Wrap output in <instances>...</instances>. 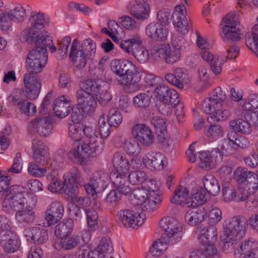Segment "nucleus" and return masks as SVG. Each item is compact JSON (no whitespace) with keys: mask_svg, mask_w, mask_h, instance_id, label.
<instances>
[{"mask_svg":"<svg viewBox=\"0 0 258 258\" xmlns=\"http://www.w3.org/2000/svg\"><path fill=\"white\" fill-rule=\"evenodd\" d=\"M82 131L85 136V142L80 143L77 149L71 151L69 154L72 160L74 156V162H78L81 164L86 158L99 155L104 148L101 138L98 137L97 132L90 126L74 123L70 125L69 135L74 141H78L81 138Z\"/></svg>","mask_w":258,"mask_h":258,"instance_id":"nucleus-1","label":"nucleus"},{"mask_svg":"<svg viewBox=\"0 0 258 258\" xmlns=\"http://www.w3.org/2000/svg\"><path fill=\"white\" fill-rule=\"evenodd\" d=\"M248 221L252 229L258 230V214L252 215L248 220L243 216H236L224 221L223 234L220 236L224 250L229 252L234 248L238 241L244 235Z\"/></svg>","mask_w":258,"mask_h":258,"instance_id":"nucleus-2","label":"nucleus"},{"mask_svg":"<svg viewBox=\"0 0 258 258\" xmlns=\"http://www.w3.org/2000/svg\"><path fill=\"white\" fill-rule=\"evenodd\" d=\"M112 71L117 76L123 77L122 84L128 86L131 91H136L140 89L138 83L141 80V75L136 67L128 60L115 59L111 63Z\"/></svg>","mask_w":258,"mask_h":258,"instance_id":"nucleus-3","label":"nucleus"},{"mask_svg":"<svg viewBox=\"0 0 258 258\" xmlns=\"http://www.w3.org/2000/svg\"><path fill=\"white\" fill-rule=\"evenodd\" d=\"M131 204L134 206L140 205L144 211L150 212L156 210L161 204L159 195H151L148 196L146 189L143 188L135 189L130 196Z\"/></svg>","mask_w":258,"mask_h":258,"instance_id":"nucleus-4","label":"nucleus"},{"mask_svg":"<svg viewBox=\"0 0 258 258\" xmlns=\"http://www.w3.org/2000/svg\"><path fill=\"white\" fill-rule=\"evenodd\" d=\"M159 226L166 236L165 245H173L181 240L183 227L176 219L172 217L163 218L159 222Z\"/></svg>","mask_w":258,"mask_h":258,"instance_id":"nucleus-5","label":"nucleus"},{"mask_svg":"<svg viewBox=\"0 0 258 258\" xmlns=\"http://www.w3.org/2000/svg\"><path fill=\"white\" fill-rule=\"evenodd\" d=\"M20 186H15L10 189L9 193L12 196L5 199L3 202V207L6 210L11 208L18 211L27 207L29 203H31L32 198L34 197H30L25 192L20 191Z\"/></svg>","mask_w":258,"mask_h":258,"instance_id":"nucleus-6","label":"nucleus"},{"mask_svg":"<svg viewBox=\"0 0 258 258\" xmlns=\"http://www.w3.org/2000/svg\"><path fill=\"white\" fill-rule=\"evenodd\" d=\"M48 60L47 54L41 53L37 50H32L26 59V68L30 75H34L40 73Z\"/></svg>","mask_w":258,"mask_h":258,"instance_id":"nucleus-7","label":"nucleus"},{"mask_svg":"<svg viewBox=\"0 0 258 258\" xmlns=\"http://www.w3.org/2000/svg\"><path fill=\"white\" fill-rule=\"evenodd\" d=\"M27 41L31 44H35L36 48L33 50H37L41 53L47 54V47L52 44V39L44 30L37 32L29 31Z\"/></svg>","mask_w":258,"mask_h":258,"instance_id":"nucleus-8","label":"nucleus"},{"mask_svg":"<svg viewBox=\"0 0 258 258\" xmlns=\"http://www.w3.org/2000/svg\"><path fill=\"white\" fill-rule=\"evenodd\" d=\"M109 176L102 172L96 173L88 183L84 185V188L88 195L93 196L97 192H101L107 186Z\"/></svg>","mask_w":258,"mask_h":258,"instance_id":"nucleus-9","label":"nucleus"},{"mask_svg":"<svg viewBox=\"0 0 258 258\" xmlns=\"http://www.w3.org/2000/svg\"><path fill=\"white\" fill-rule=\"evenodd\" d=\"M83 179L78 169L73 167L69 174L64 178L61 191L68 196H74L78 192L77 183L81 184Z\"/></svg>","mask_w":258,"mask_h":258,"instance_id":"nucleus-10","label":"nucleus"},{"mask_svg":"<svg viewBox=\"0 0 258 258\" xmlns=\"http://www.w3.org/2000/svg\"><path fill=\"white\" fill-rule=\"evenodd\" d=\"M225 98V93L220 88H218L214 90L212 95L202 102V108L208 114L215 111L216 108H221L222 103Z\"/></svg>","mask_w":258,"mask_h":258,"instance_id":"nucleus-11","label":"nucleus"},{"mask_svg":"<svg viewBox=\"0 0 258 258\" xmlns=\"http://www.w3.org/2000/svg\"><path fill=\"white\" fill-rule=\"evenodd\" d=\"M28 130L32 134L37 133L42 137H46L50 134L52 124L48 117H38L31 120L28 125Z\"/></svg>","mask_w":258,"mask_h":258,"instance_id":"nucleus-12","label":"nucleus"},{"mask_svg":"<svg viewBox=\"0 0 258 258\" xmlns=\"http://www.w3.org/2000/svg\"><path fill=\"white\" fill-rule=\"evenodd\" d=\"M185 6L182 5L176 6L171 18L173 25L182 34H186L189 30V26L186 18Z\"/></svg>","mask_w":258,"mask_h":258,"instance_id":"nucleus-13","label":"nucleus"},{"mask_svg":"<svg viewBox=\"0 0 258 258\" xmlns=\"http://www.w3.org/2000/svg\"><path fill=\"white\" fill-rule=\"evenodd\" d=\"M26 96L30 100L36 99L39 94L41 83L39 78L35 75L26 74L23 78Z\"/></svg>","mask_w":258,"mask_h":258,"instance_id":"nucleus-14","label":"nucleus"},{"mask_svg":"<svg viewBox=\"0 0 258 258\" xmlns=\"http://www.w3.org/2000/svg\"><path fill=\"white\" fill-rule=\"evenodd\" d=\"M132 133L134 137L145 146H150L154 143V135L151 128L146 124H136L133 127Z\"/></svg>","mask_w":258,"mask_h":258,"instance_id":"nucleus-15","label":"nucleus"},{"mask_svg":"<svg viewBox=\"0 0 258 258\" xmlns=\"http://www.w3.org/2000/svg\"><path fill=\"white\" fill-rule=\"evenodd\" d=\"M144 165L151 170H160L166 166V157L160 152H148L143 158Z\"/></svg>","mask_w":258,"mask_h":258,"instance_id":"nucleus-16","label":"nucleus"},{"mask_svg":"<svg viewBox=\"0 0 258 258\" xmlns=\"http://www.w3.org/2000/svg\"><path fill=\"white\" fill-rule=\"evenodd\" d=\"M154 95L159 101H171L177 105L180 101L177 92L165 84L158 85L154 89Z\"/></svg>","mask_w":258,"mask_h":258,"instance_id":"nucleus-17","label":"nucleus"},{"mask_svg":"<svg viewBox=\"0 0 258 258\" xmlns=\"http://www.w3.org/2000/svg\"><path fill=\"white\" fill-rule=\"evenodd\" d=\"M36 198H32L31 203L27 207L17 211L15 217L17 221L23 226H27L33 223L35 218L34 208L36 204Z\"/></svg>","mask_w":258,"mask_h":258,"instance_id":"nucleus-18","label":"nucleus"},{"mask_svg":"<svg viewBox=\"0 0 258 258\" xmlns=\"http://www.w3.org/2000/svg\"><path fill=\"white\" fill-rule=\"evenodd\" d=\"M76 96L78 104L84 110V113L89 114L94 111L97 106V102L92 94L79 90Z\"/></svg>","mask_w":258,"mask_h":258,"instance_id":"nucleus-19","label":"nucleus"},{"mask_svg":"<svg viewBox=\"0 0 258 258\" xmlns=\"http://www.w3.org/2000/svg\"><path fill=\"white\" fill-rule=\"evenodd\" d=\"M64 208L59 202L54 201L50 204L45 212V219L47 225L51 226L56 223L62 217Z\"/></svg>","mask_w":258,"mask_h":258,"instance_id":"nucleus-20","label":"nucleus"},{"mask_svg":"<svg viewBox=\"0 0 258 258\" xmlns=\"http://www.w3.org/2000/svg\"><path fill=\"white\" fill-rule=\"evenodd\" d=\"M26 17L25 10L21 6H18L10 12H6L3 21L1 24L2 29L3 31L8 30L12 21L22 22Z\"/></svg>","mask_w":258,"mask_h":258,"instance_id":"nucleus-21","label":"nucleus"},{"mask_svg":"<svg viewBox=\"0 0 258 258\" xmlns=\"http://www.w3.org/2000/svg\"><path fill=\"white\" fill-rule=\"evenodd\" d=\"M33 158L38 163L42 165L46 164L49 159L48 148L43 143L37 139H34L32 142Z\"/></svg>","mask_w":258,"mask_h":258,"instance_id":"nucleus-22","label":"nucleus"},{"mask_svg":"<svg viewBox=\"0 0 258 258\" xmlns=\"http://www.w3.org/2000/svg\"><path fill=\"white\" fill-rule=\"evenodd\" d=\"M146 33L153 40L163 41L167 38L168 30L159 24L151 23L146 27Z\"/></svg>","mask_w":258,"mask_h":258,"instance_id":"nucleus-23","label":"nucleus"},{"mask_svg":"<svg viewBox=\"0 0 258 258\" xmlns=\"http://www.w3.org/2000/svg\"><path fill=\"white\" fill-rule=\"evenodd\" d=\"M150 9L147 0H135L130 9L131 15L136 19L144 21L149 16Z\"/></svg>","mask_w":258,"mask_h":258,"instance_id":"nucleus-24","label":"nucleus"},{"mask_svg":"<svg viewBox=\"0 0 258 258\" xmlns=\"http://www.w3.org/2000/svg\"><path fill=\"white\" fill-rule=\"evenodd\" d=\"M25 236L28 240L35 244H43L48 239V232L46 229L40 227H32L25 231Z\"/></svg>","mask_w":258,"mask_h":258,"instance_id":"nucleus-25","label":"nucleus"},{"mask_svg":"<svg viewBox=\"0 0 258 258\" xmlns=\"http://www.w3.org/2000/svg\"><path fill=\"white\" fill-rule=\"evenodd\" d=\"M217 239V229L214 226L204 228L201 230L200 234L198 236V240L206 248H208L209 247H214L213 244Z\"/></svg>","mask_w":258,"mask_h":258,"instance_id":"nucleus-26","label":"nucleus"},{"mask_svg":"<svg viewBox=\"0 0 258 258\" xmlns=\"http://www.w3.org/2000/svg\"><path fill=\"white\" fill-rule=\"evenodd\" d=\"M106 82L99 79H88L80 84V90H83L93 96H98L101 89L106 88Z\"/></svg>","mask_w":258,"mask_h":258,"instance_id":"nucleus-27","label":"nucleus"},{"mask_svg":"<svg viewBox=\"0 0 258 258\" xmlns=\"http://www.w3.org/2000/svg\"><path fill=\"white\" fill-rule=\"evenodd\" d=\"M126 174L115 171L111 172L109 177L114 187L120 190V191L124 195H127L131 191V188L126 180Z\"/></svg>","mask_w":258,"mask_h":258,"instance_id":"nucleus-28","label":"nucleus"},{"mask_svg":"<svg viewBox=\"0 0 258 258\" xmlns=\"http://www.w3.org/2000/svg\"><path fill=\"white\" fill-rule=\"evenodd\" d=\"M71 105V101L62 95L57 98L52 105L54 113L56 116L62 118L70 114Z\"/></svg>","mask_w":258,"mask_h":258,"instance_id":"nucleus-29","label":"nucleus"},{"mask_svg":"<svg viewBox=\"0 0 258 258\" xmlns=\"http://www.w3.org/2000/svg\"><path fill=\"white\" fill-rule=\"evenodd\" d=\"M222 194L224 200L226 202L235 201L236 202H240L245 201L247 198V196H241L238 194L234 186L229 181H224L222 183Z\"/></svg>","mask_w":258,"mask_h":258,"instance_id":"nucleus-30","label":"nucleus"},{"mask_svg":"<svg viewBox=\"0 0 258 258\" xmlns=\"http://www.w3.org/2000/svg\"><path fill=\"white\" fill-rule=\"evenodd\" d=\"M9 98H11V102L18 106L19 110L24 114L31 116L36 113V106L29 101L22 99L19 95H11Z\"/></svg>","mask_w":258,"mask_h":258,"instance_id":"nucleus-31","label":"nucleus"},{"mask_svg":"<svg viewBox=\"0 0 258 258\" xmlns=\"http://www.w3.org/2000/svg\"><path fill=\"white\" fill-rule=\"evenodd\" d=\"M185 213V221L190 225H196L202 222L206 217L207 214L204 208L201 207H191Z\"/></svg>","mask_w":258,"mask_h":258,"instance_id":"nucleus-32","label":"nucleus"},{"mask_svg":"<svg viewBox=\"0 0 258 258\" xmlns=\"http://www.w3.org/2000/svg\"><path fill=\"white\" fill-rule=\"evenodd\" d=\"M151 123L156 130V134L160 143L164 142L167 137V124L165 118L154 116L151 119Z\"/></svg>","mask_w":258,"mask_h":258,"instance_id":"nucleus-33","label":"nucleus"},{"mask_svg":"<svg viewBox=\"0 0 258 258\" xmlns=\"http://www.w3.org/2000/svg\"><path fill=\"white\" fill-rule=\"evenodd\" d=\"M113 165L115 171L123 173H127L130 168V163L122 153H115L112 159Z\"/></svg>","mask_w":258,"mask_h":258,"instance_id":"nucleus-34","label":"nucleus"},{"mask_svg":"<svg viewBox=\"0 0 258 258\" xmlns=\"http://www.w3.org/2000/svg\"><path fill=\"white\" fill-rule=\"evenodd\" d=\"M188 192L186 187L179 185L178 189L174 191V195L171 199V202L188 208L190 200L189 196L187 197Z\"/></svg>","mask_w":258,"mask_h":258,"instance_id":"nucleus-35","label":"nucleus"},{"mask_svg":"<svg viewBox=\"0 0 258 258\" xmlns=\"http://www.w3.org/2000/svg\"><path fill=\"white\" fill-rule=\"evenodd\" d=\"M203 182L205 187L204 190L213 196H216L220 192V185L213 175L206 174L203 178Z\"/></svg>","mask_w":258,"mask_h":258,"instance_id":"nucleus-36","label":"nucleus"},{"mask_svg":"<svg viewBox=\"0 0 258 258\" xmlns=\"http://www.w3.org/2000/svg\"><path fill=\"white\" fill-rule=\"evenodd\" d=\"M74 228V222L72 219L64 220L58 224L54 230L55 235L59 238H63L69 235Z\"/></svg>","mask_w":258,"mask_h":258,"instance_id":"nucleus-37","label":"nucleus"},{"mask_svg":"<svg viewBox=\"0 0 258 258\" xmlns=\"http://www.w3.org/2000/svg\"><path fill=\"white\" fill-rule=\"evenodd\" d=\"M245 41L246 46L256 53L258 57V23L252 28L251 34L247 33L245 35Z\"/></svg>","mask_w":258,"mask_h":258,"instance_id":"nucleus-38","label":"nucleus"},{"mask_svg":"<svg viewBox=\"0 0 258 258\" xmlns=\"http://www.w3.org/2000/svg\"><path fill=\"white\" fill-rule=\"evenodd\" d=\"M201 57L210 65L211 70L216 75L219 74L222 71L221 62L218 63L219 59L208 50H203L201 52Z\"/></svg>","mask_w":258,"mask_h":258,"instance_id":"nucleus-39","label":"nucleus"},{"mask_svg":"<svg viewBox=\"0 0 258 258\" xmlns=\"http://www.w3.org/2000/svg\"><path fill=\"white\" fill-rule=\"evenodd\" d=\"M29 21L31 25L29 31L39 32L43 30L45 19L43 14L40 13L32 12L31 13Z\"/></svg>","mask_w":258,"mask_h":258,"instance_id":"nucleus-40","label":"nucleus"},{"mask_svg":"<svg viewBox=\"0 0 258 258\" xmlns=\"http://www.w3.org/2000/svg\"><path fill=\"white\" fill-rule=\"evenodd\" d=\"M142 41L139 36H135L127 40H120L118 44L125 52L131 54L133 53L134 48L142 44Z\"/></svg>","mask_w":258,"mask_h":258,"instance_id":"nucleus-41","label":"nucleus"},{"mask_svg":"<svg viewBox=\"0 0 258 258\" xmlns=\"http://www.w3.org/2000/svg\"><path fill=\"white\" fill-rule=\"evenodd\" d=\"M248 121L249 120H244L241 118L235 119L229 122V125L235 132L249 134L251 130Z\"/></svg>","mask_w":258,"mask_h":258,"instance_id":"nucleus-42","label":"nucleus"},{"mask_svg":"<svg viewBox=\"0 0 258 258\" xmlns=\"http://www.w3.org/2000/svg\"><path fill=\"white\" fill-rule=\"evenodd\" d=\"M226 27L224 31H222L221 37L224 41L227 43H231L239 41L241 38L240 31L239 28H233L232 30Z\"/></svg>","mask_w":258,"mask_h":258,"instance_id":"nucleus-43","label":"nucleus"},{"mask_svg":"<svg viewBox=\"0 0 258 258\" xmlns=\"http://www.w3.org/2000/svg\"><path fill=\"white\" fill-rule=\"evenodd\" d=\"M119 140L121 142L124 150L128 154L137 155L140 152L141 148L136 140L132 139L127 141L123 137H120Z\"/></svg>","mask_w":258,"mask_h":258,"instance_id":"nucleus-44","label":"nucleus"},{"mask_svg":"<svg viewBox=\"0 0 258 258\" xmlns=\"http://www.w3.org/2000/svg\"><path fill=\"white\" fill-rule=\"evenodd\" d=\"M210 151H202L198 153L199 166L205 170H209L214 167L213 159Z\"/></svg>","mask_w":258,"mask_h":258,"instance_id":"nucleus-45","label":"nucleus"},{"mask_svg":"<svg viewBox=\"0 0 258 258\" xmlns=\"http://www.w3.org/2000/svg\"><path fill=\"white\" fill-rule=\"evenodd\" d=\"M160 185V183L155 179L150 178L147 177L146 181H145L143 183L142 188L146 189L147 192V191H149L150 192V196L151 195H153L154 193L156 195H159L161 202L162 200V195L161 191L159 190Z\"/></svg>","mask_w":258,"mask_h":258,"instance_id":"nucleus-46","label":"nucleus"},{"mask_svg":"<svg viewBox=\"0 0 258 258\" xmlns=\"http://www.w3.org/2000/svg\"><path fill=\"white\" fill-rule=\"evenodd\" d=\"M189 199L188 208L199 207L198 206L202 205L207 201L205 190L202 188L198 189L191 196H189Z\"/></svg>","mask_w":258,"mask_h":258,"instance_id":"nucleus-47","label":"nucleus"},{"mask_svg":"<svg viewBox=\"0 0 258 258\" xmlns=\"http://www.w3.org/2000/svg\"><path fill=\"white\" fill-rule=\"evenodd\" d=\"M69 57L74 63L76 64L78 68H83L85 67L87 63L88 57H86V54L81 50L75 51H70Z\"/></svg>","mask_w":258,"mask_h":258,"instance_id":"nucleus-48","label":"nucleus"},{"mask_svg":"<svg viewBox=\"0 0 258 258\" xmlns=\"http://www.w3.org/2000/svg\"><path fill=\"white\" fill-rule=\"evenodd\" d=\"M82 51L86 54L89 59H92L96 54V43L91 38L84 40L81 44Z\"/></svg>","mask_w":258,"mask_h":258,"instance_id":"nucleus-49","label":"nucleus"},{"mask_svg":"<svg viewBox=\"0 0 258 258\" xmlns=\"http://www.w3.org/2000/svg\"><path fill=\"white\" fill-rule=\"evenodd\" d=\"M151 96L145 93H141L134 97L133 102L136 108L145 109L151 104Z\"/></svg>","mask_w":258,"mask_h":258,"instance_id":"nucleus-50","label":"nucleus"},{"mask_svg":"<svg viewBox=\"0 0 258 258\" xmlns=\"http://www.w3.org/2000/svg\"><path fill=\"white\" fill-rule=\"evenodd\" d=\"M85 212L87 216L89 229L93 231L98 228V214L94 209L86 208Z\"/></svg>","mask_w":258,"mask_h":258,"instance_id":"nucleus-51","label":"nucleus"},{"mask_svg":"<svg viewBox=\"0 0 258 258\" xmlns=\"http://www.w3.org/2000/svg\"><path fill=\"white\" fill-rule=\"evenodd\" d=\"M80 242V237L76 235L67 236L60 238V245L65 250H70L77 247Z\"/></svg>","mask_w":258,"mask_h":258,"instance_id":"nucleus-52","label":"nucleus"},{"mask_svg":"<svg viewBox=\"0 0 258 258\" xmlns=\"http://www.w3.org/2000/svg\"><path fill=\"white\" fill-rule=\"evenodd\" d=\"M134 211L128 209H123L120 210L117 214L119 217L120 221L124 226L127 227H133V221H134Z\"/></svg>","mask_w":258,"mask_h":258,"instance_id":"nucleus-53","label":"nucleus"},{"mask_svg":"<svg viewBox=\"0 0 258 258\" xmlns=\"http://www.w3.org/2000/svg\"><path fill=\"white\" fill-rule=\"evenodd\" d=\"M217 250L214 247H204L202 249H195L190 252L189 258H211L216 253Z\"/></svg>","mask_w":258,"mask_h":258,"instance_id":"nucleus-54","label":"nucleus"},{"mask_svg":"<svg viewBox=\"0 0 258 258\" xmlns=\"http://www.w3.org/2000/svg\"><path fill=\"white\" fill-rule=\"evenodd\" d=\"M173 73L178 81L179 89H183L184 85H190V80L184 69L177 68L173 71Z\"/></svg>","mask_w":258,"mask_h":258,"instance_id":"nucleus-55","label":"nucleus"},{"mask_svg":"<svg viewBox=\"0 0 258 258\" xmlns=\"http://www.w3.org/2000/svg\"><path fill=\"white\" fill-rule=\"evenodd\" d=\"M166 53H168V47L165 45H156L151 49V56L156 61L164 60Z\"/></svg>","mask_w":258,"mask_h":258,"instance_id":"nucleus-56","label":"nucleus"},{"mask_svg":"<svg viewBox=\"0 0 258 258\" xmlns=\"http://www.w3.org/2000/svg\"><path fill=\"white\" fill-rule=\"evenodd\" d=\"M113 251V247L109 239L103 237L100 240L98 246L91 251H96L97 254L105 256V254L110 253Z\"/></svg>","mask_w":258,"mask_h":258,"instance_id":"nucleus-57","label":"nucleus"},{"mask_svg":"<svg viewBox=\"0 0 258 258\" xmlns=\"http://www.w3.org/2000/svg\"><path fill=\"white\" fill-rule=\"evenodd\" d=\"M134 49L132 54L140 63H145L148 61L150 57L148 50L142 46L141 44Z\"/></svg>","mask_w":258,"mask_h":258,"instance_id":"nucleus-58","label":"nucleus"},{"mask_svg":"<svg viewBox=\"0 0 258 258\" xmlns=\"http://www.w3.org/2000/svg\"><path fill=\"white\" fill-rule=\"evenodd\" d=\"M147 177L146 173L141 170L132 171L128 176V180L131 184L134 185L141 184L142 186L146 181Z\"/></svg>","mask_w":258,"mask_h":258,"instance_id":"nucleus-59","label":"nucleus"},{"mask_svg":"<svg viewBox=\"0 0 258 258\" xmlns=\"http://www.w3.org/2000/svg\"><path fill=\"white\" fill-rule=\"evenodd\" d=\"M10 240L5 243L2 246L6 252L13 253L19 249L20 246V241L16 235H12Z\"/></svg>","mask_w":258,"mask_h":258,"instance_id":"nucleus-60","label":"nucleus"},{"mask_svg":"<svg viewBox=\"0 0 258 258\" xmlns=\"http://www.w3.org/2000/svg\"><path fill=\"white\" fill-rule=\"evenodd\" d=\"M122 192L118 189H112L107 194L105 198V202L109 206H115L117 205L121 198Z\"/></svg>","mask_w":258,"mask_h":258,"instance_id":"nucleus-61","label":"nucleus"},{"mask_svg":"<svg viewBox=\"0 0 258 258\" xmlns=\"http://www.w3.org/2000/svg\"><path fill=\"white\" fill-rule=\"evenodd\" d=\"M122 120V115L117 108H112L109 110L107 121L111 125L113 126H117L121 123Z\"/></svg>","mask_w":258,"mask_h":258,"instance_id":"nucleus-62","label":"nucleus"},{"mask_svg":"<svg viewBox=\"0 0 258 258\" xmlns=\"http://www.w3.org/2000/svg\"><path fill=\"white\" fill-rule=\"evenodd\" d=\"M204 133L208 137L217 138L222 137L223 128L219 125L211 124L205 127Z\"/></svg>","mask_w":258,"mask_h":258,"instance_id":"nucleus-63","label":"nucleus"},{"mask_svg":"<svg viewBox=\"0 0 258 258\" xmlns=\"http://www.w3.org/2000/svg\"><path fill=\"white\" fill-rule=\"evenodd\" d=\"M210 113H211V115L208 117L207 120L210 122L212 120L219 121L226 119L229 116L230 112L228 109L221 111L220 108H216L215 111Z\"/></svg>","mask_w":258,"mask_h":258,"instance_id":"nucleus-64","label":"nucleus"}]
</instances>
